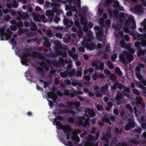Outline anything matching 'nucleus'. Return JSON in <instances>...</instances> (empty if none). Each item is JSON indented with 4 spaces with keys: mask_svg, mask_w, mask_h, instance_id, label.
<instances>
[{
    "mask_svg": "<svg viewBox=\"0 0 146 146\" xmlns=\"http://www.w3.org/2000/svg\"><path fill=\"white\" fill-rule=\"evenodd\" d=\"M119 58L120 61L125 65H126L127 64V60L129 62H131L134 58L132 54L129 53L128 51H126L121 52L119 54Z\"/></svg>",
    "mask_w": 146,
    "mask_h": 146,
    "instance_id": "obj_1",
    "label": "nucleus"
},
{
    "mask_svg": "<svg viewBox=\"0 0 146 146\" xmlns=\"http://www.w3.org/2000/svg\"><path fill=\"white\" fill-rule=\"evenodd\" d=\"M135 27V23L133 20V17H129L125 21V25L123 27V30L124 32L128 33L129 32V29L133 30Z\"/></svg>",
    "mask_w": 146,
    "mask_h": 146,
    "instance_id": "obj_2",
    "label": "nucleus"
},
{
    "mask_svg": "<svg viewBox=\"0 0 146 146\" xmlns=\"http://www.w3.org/2000/svg\"><path fill=\"white\" fill-rule=\"evenodd\" d=\"M56 126L57 128L59 130L62 129L63 131L66 134V138L67 139H70V133L69 132L71 131V129L70 126L69 125H65L64 126L63 124H60L56 125Z\"/></svg>",
    "mask_w": 146,
    "mask_h": 146,
    "instance_id": "obj_3",
    "label": "nucleus"
},
{
    "mask_svg": "<svg viewBox=\"0 0 146 146\" xmlns=\"http://www.w3.org/2000/svg\"><path fill=\"white\" fill-rule=\"evenodd\" d=\"M136 125L134 118L129 117L127 120L126 124L125 125V129L126 131H128L129 129L132 131V128L135 127Z\"/></svg>",
    "mask_w": 146,
    "mask_h": 146,
    "instance_id": "obj_4",
    "label": "nucleus"
},
{
    "mask_svg": "<svg viewBox=\"0 0 146 146\" xmlns=\"http://www.w3.org/2000/svg\"><path fill=\"white\" fill-rule=\"evenodd\" d=\"M77 121L78 123L81 126L85 127L86 125H89V120L84 116L78 117Z\"/></svg>",
    "mask_w": 146,
    "mask_h": 146,
    "instance_id": "obj_5",
    "label": "nucleus"
},
{
    "mask_svg": "<svg viewBox=\"0 0 146 146\" xmlns=\"http://www.w3.org/2000/svg\"><path fill=\"white\" fill-rule=\"evenodd\" d=\"M67 105L66 106L63 104H62L64 107H66L70 109L72 108V106L73 105H75L76 108H78L80 105V102L76 101L75 102L68 101L67 102Z\"/></svg>",
    "mask_w": 146,
    "mask_h": 146,
    "instance_id": "obj_6",
    "label": "nucleus"
},
{
    "mask_svg": "<svg viewBox=\"0 0 146 146\" xmlns=\"http://www.w3.org/2000/svg\"><path fill=\"white\" fill-rule=\"evenodd\" d=\"M86 42L83 40L82 41V46H85L87 49L89 50H94L95 48V45L94 43L92 42L88 44Z\"/></svg>",
    "mask_w": 146,
    "mask_h": 146,
    "instance_id": "obj_7",
    "label": "nucleus"
},
{
    "mask_svg": "<svg viewBox=\"0 0 146 146\" xmlns=\"http://www.w3.org/2000/svg\"><path fill=\"white\" fill-rule=\"evenodd\" d=\"M54 114L55 115L56 117H55L53 119V124L54 125H57L61 123L60 121H62L64 118L62 116L58 115V114L56 112H54Z\"/></svg>",
    "mask_w": 146,
    "mask_h": 146,
    "instance_id": "obj_8",
    "label": "nucleus"
},
{
    "mask_svg": "<svg viewBox=\"0 0 146 146\" xmlns=\"http://www.w3.org/2000/svg\"><path fill=\"white\" fill-rule=\"evenodd\" d=\"M85 114L88 118L92 117L95 116V113L94 111L89 108H86L85 110Z\"/></svg>",
    "mask_w": 146,
    "mask_h": 146,
    "instance_id": "obj_9",
    "label": "nucleus"
},
{
    "mask_svg": "<svg viewBox=\"0 0 146 146\" xmlns=\"http://www.w3.org/2000/svg\"><path fill=\"white\" fill-rule=\"evenodd\" d=\"M94 29L96 31V36L98 37L102 36L104 34V30L103 29L100 28L99 26H97L94 27Z\"/></svg>",
    "mask_w": 146,
    "mask_h": 146,
    "instance_id": "obj_10",
    "label": "nucleus"
},
{
    "mask_svg": "<svg viewBox=\"0 0 146 146\" xmlns=\"http://www.w3.org/2000/svg\"><path fill=\"white\" fill-rule=\"evenodd\" d=\"M132 11L135 14H137L142 12L143 11L142 6L141 5H136L132 9Z\"/></svg>",
    "mask_w": 146,
    "mask_h": 146,
    "instance_id": "obj_11",
    "label": "nucleus"
},
{
    "mask_svg": "<svg viewBox=\"0 0 146 146\" xmlns=\"http://www.w3.org/2000/svg\"><path fill=\"white\" fill-rule=\"evenodd\" d=\"M65 92L67 93L68 95H69L71 97H73L75 96L77 94L80 95L82 94V92H77L75 90H66Z\"/></svg>",
    "mask_w": 146,
    "mask_h": 146,
    "instance_id": "obj_12",
    "label": "nucleus"
},
{
    "mask_svg": "<svg viewBox=\"0 0 146 146\" xmlns=\"http://www.w3.org/2000/svg\"><path fill=\"white\" fill-rule=\"evenodd\" d=\"M64 25L66 27L70 28L73 25V23L69 19L64 18L63 20Z\"/></svg>",
    "mask_w": 146,
    "mask_h": 146,
    "instance_id": "obj_13",
    "label": "nucleus"
},
{
    "mask_svg": "<svg viewBox=\"0 0 146 146\" xmlns=\"http://www.w3.org/2000/svg\"><path fill=\"white\" fill-rule=\"evenodd\" d=\"M45 14L46 16L48 17L49 20L51 21L54 16V14L52 11L47 10L46 11Z\"/></svg>",
    "mask_w": 146,
    "mask_h": 146,
    "instance_id": "obj_14",
    "label": "nucleus"
},
{
    "mask_svg": "<svg viewBox=\"0 0 146 146\" xmlns=\"http://www.w3.org/2000/svg\"><path fill=\"white\" fill-rule=\"evenodd\" d=\"M87 32V34L83 40H84V42H90L91 40L92 33L91 31H88Z\"/></svg>",
    "mask_w": 146,
    "mask_h": 146,
    "instance_id": "obj_15",
    "label": "nucleus"
},
{
    "mask_svg": "<svg viewBox=\"0 0 146 146\" xmlns=\"http://www.w3.org/2000/svg\"><path fill=\"white\" fill-rule=\"evenodd\" d=\"M18 13L21 19L23 20H25L26 18H28L29 17V15L28 14V12L27 11L26 12H23L22 13L19 12V11H18Z\"/></svg>",
    "mask_w": 146,
    "mask_h": 146,
    "instance_id": "obj_16",
    "label": "nucleus"
},
{
    "mask_svg": "<svg viewBox=\"0 0 146 146\" xmlns=\"http://www.w3.org/2000/svg\"><path fill=\"white\" fill-rule=\"evenodd\" d=\"M54 44H55V47L54 48V49L58 50H60L62 49V46L59 43V41H56L55 42Z\"/></svg>",
    "mask_w": 146,
    "mask_h": 146,
    "instance_id": "obj_17",
    "label": "nucleus"
},
{
    "mask_svg": "<svg viewBox=\"0 0 146 146\" xmlns=\"http://www.w3.org/2000/svg\"><path fill=\"white\" fill-rule=\"evenodd\" d=\"M142 130L141 128L138 126H137L132 131L134 133L139 134L140 133Z\"/></svg>",
    "mask_w": 146,
    "mask_h": 146,
    "instance_id": "obj_18",
    "label": "nucleus"
},
{
    "mask_svg": "<svg viewBox=\"0 0 146 146\" xmlns=\"http://www.w3.org/2000/svg\"><path fill=\"white\" fill-rule=\"evenodd\" d=\"M123 20L120 19L117 22L116 25V29H118L119 30L121 28L123 24Z\"/></svg>",
    "mask_w": 146,
    "mask_h": 146,
    "instance_id": "obj_19",
    "label": "nucleus"
},
{
    "mask_svg": "<svg viewBox=\"0 0 146 146\" xmlns=\"http://www.w3.org/2000/svg\"><path fill=\"white\" fill-rule=\"evenodd\" d=\"M52 10L53 12L56 13L58 15H60L62 12V10L58 9L56 7H53Z\"/></svg>",
    "mask_w": 146,
    "mask_h": 146,
    "instance_id": "obj_20",
    "label": "nucleus"
},
{
    "mask_svg": "<svg viewBox=\"0 0 146 146\" xmlns=\"http://www.w3.org/2000/svg\"><path fill=\"white\" fill-rule=\"evenodd\" d=\"M99 63L98 61L94 60L92 63V65L93 67H94L96 68L97 70H99L98 64Z\"/></svg>",
    "mask_w": 146,
    "mask_h": 146,
    "instance_id": "obj_21",
    "label": "nucleus"
},
{
    "mask_svg": "<svg viewBox=\"0 0 146 146\" xmlns=\"http://www.w3.org/2000/svg\"><path fill=\"white\" fill-rule=\"evenodd\" d=\"M103 120L106 123H107L108 124L111 125V123L110 120V118L107 115H104L103 117Z\"/></svg>",
    "mask_w": 146,
    "mask_h": 146,
    "instance_id": "obj_22",
    "label": "nucleus"
},
{
    "mask_svg": "<svg viewBox=\"0 0 146 146\" xmlns=\"http://www.w3.org/2000/svg\"><path fill=\"white\" fill-rule=\"evenodd\" d=\"M108 88V85L106 83L105 86H103L101 87L100 91L102 92H105L107 90Z\"/></svg>",
    "mask_w": 146,
    "mask_h": 146,
    "instance_id": "obj_23",
    "label": "nucleus"
},
{
    "mask_svg": "<svg viewBox=\"0 0 146 146\" xmlns=\"http://www.w3.org/2000/svg\"><path fill=\"white\" fill-rule=\"evenodd\" d=\"M64 59L62 58H59V61L57 63V66H58L61 65H64Z\"/></svg>",
    "mask_w": 146,
    "mask_h": 146,
    "instance_id": "obj_24",
    "label": "nucleus"
},
{
    "mask_svg": "<svg viewBox=\"0 0 146 146\" xmlns=\"http://www.w3.org/2000/svg\"><path fill=\"white\" fill-rule=\"evenodd\" d=\"M137 54L139 56H141V55H145V51L142 50L141 48L139 50H137Z\"/></svg>",
    "mask_w": 146,
    "mask_h": 146,
    "instance_id": "obj_25",
    "label": "nucleus"
},
{
    "mask_svg": "<svg viewBox=\"0 0 146 146\" xmlns=\"http://www.w3.org/2000/svg\"><path fill=\"white\" fill-rule=\"evenodd\" d=\"M115 72L119 76H121L122 75V72L119 67H116L115 68Z\"/></svg>",
    "mask_w": 146,
    "mask_h": 146,
    "instance_id": "obj_26",
    "label": "nucleus"
},
{
    "mask_svg": "<svg viewBox=\"0 0 146 146\" xmlns=\"http://www.w3.org/2000/svg\"><path fill=\"white\" fill-rule=\"evenodd\" d=\"M82 68H80L78 70L77 72H76V76L78 77H81L82 73Z\"/></svg>",
    "mask_w": 146,
    "mask_h": 146,
    "instance_id": "obj_27",
    "label": "nucleus"
},
{
    "mask_svg": "<svg viewBox=\"0 0 146 146\" xmlns=\"http://www.w3.org/2000/svg\"><path fill=\"white\" fill-rule=\"evenodd\" d=\"M68 121L70 123H73L76 122V119L74 117H68L67 118Z\"/></svg>",
    "mask_w": 146,
    "mask_h": 146,
    "instance_id": "obj_28",
    "label": "nucleus"
},
{
    "mask_svg": "<svg viewBox=\"0 0 146 146\" xmlns=\"http://www.w3.org/2000/svg\"><path fill=\"white\" fill-rule=\"evenodd\" d=\"M123 96V94L121 93L118 92L115 97V99H122Z\"/></svg>",
    "mask_w": 146,
    "mask_h": 146,
    "instance_id": "obj_29",
    "label": "nucleus"
},
{
    "mask_svg": "<svg viewBox=\"0 0 146 146\" xmlns=\"http://www.w3.org/2000/svg\"><path fill=\"white\" fill-rule=\"evenodd\" d=\"M44 45L46 47H49L51 44L48 40H45L43 43Z\"/></svg>",
    "mask_w": 146,
    "mask_h": 146,
    "instance_id": "obj_30",
    "label": "nucleus"
},
{
    "mask_svg": "<svg viewBox=\"0 0 146 146\" xmlns=\"http://www.w3.org/2000/svg\"><path fill=\"white\" fill-rule=\"evenodd\" d=\"M118 84V82H116L114 84L111 86V89L112 92L115 91L117 87V85Z\"/></svg>",
    "mask_w": 146,
    "mask_h": 146,
    "instance_id": "obj_31",
    "label": "nucleus"
},
{
    "mask_svg": "<svg viewBox=\"0 0 146 146\" xmlns=\"http://www.w3.org/2000/svg\"><path fill=\"white\" fill-rule=\"evenodd\" d=\"M60 76L62 78H66L68 76V72L67 71L60 72Z\"/></svg>",
    "mask_w": 146,
    "mask_h": 146,
    "instance_id": "obj_32",
    "label": "nucleus"
},
{
    "mask_svg": "<svg viewBox=\"0 0 146 146\" xmlns=\"http://www.w3.org/2000/svg\"><path fill=\"white\" fill-rule=\"evenodd\" d=\"M69 74L73 76H76V71L74 69H72L69 72Z\"/></svg>",
    "mask_w": 146,
    "mask_h": 146,
    "instance_id": "obj_33",
    "label": "nucleus"
},
{
    "mask_svg": "<svg viewBox=\"0 0 146 146\" xmlns=\"http://www.w3.org/2000/svg\"><path fill=\"white\" fill-rule=\"evenodd\" d=\"M136 38L139 40L142 41V42L144 40L143 35L142 34H137L136 36Z\"/></svg>",
    "mask_w": 146,
    "mask_h": 146,
    "instance_id": "obj_34",
    "label": "nucleus"
},
{
    "mask_svg": "<svg viewBox=\"0 0 146 146\" xmlns=\"http://www.w3.org/2000/svg\"><path fill=\"white\" fill-rule=\"evenodd\" d=\"M119 17L122 20L124 21L126 19V18L123 12H121L119 14Z\"/></svg>",
    "mask_w": 146,
    "mask_h": 146,
    "instance_id": "obj_35",
    "label": "nucleus"
},
{
    "mask_svg": "<svg viewBox=\"0 0 146 146\" xmlns=\"http://www.w3.org/2000/svg\"><path fill=\"white\" fill-rule=\"evenodd\" d=\"M21 62L22 64L27 66L28 60L27 58H22L21 59Z\"/></svg>",
    "mask_w": 146,
    "mask_h": 146,
    "instance_id": "obj_36",
    "label": "nucleus"
},
{
    "mask_svg": "<svg viewBox=\"0 0 146 146\" xmlns=\"http://www.w3.org/2000/svg\"><path fill=\"white\" fill-rule=\"evenodd\" d=\"M96 139L95 136L91 135H90L88 136V137H87V139L88 141H94Z\"/></svg>",
    "mask_w": 146,
    "mask_h": 146,
    "instance_id": "obj_37",
    "label": "nucleus"
},
{
    "mask_svg": "<svg viewBox=\"0 0 146 146\" xmlns=\"http://www.w3.org/2000/svg\"><path fill=\"white\" fill-rule=\"evenodd\" d=\"M99 70L100 69L101 71H103L104 68V63L102 62L100 64L99 66Z\"/></svg>",
    "mask_w": 146,
    "mask_h": 146,
    "instance_id": "obj_38",
    "label": "nucleus"
},
{
    "mask_svg": "<svg viewBox=\"0 0 146 146\" xmlns=\"http://www.w3.org/2000/svg\"><path fill=\"white\" fill-rule=\"evenodd\" d=\"M105 50L107 52H108V53H110L111 52V50L110 49V44H106L105 48Z\"/></svg>",
    "mask_w": 146,
    "mask_h": 146,
    "instance_id": "obj_39",
    "label": "nucleus"
},
{
    "mask_svg": "<svg viewBox=\"0 0 146 146\" xmlns=\"http://www.w3.org/2000/svg\"><path fill=\"white\" fill-rule=\"evenodd\" d=\"M141 43L139 42H136L134 44V45L137 48L138 50L141 48Z\"/></svg>",
    "mask_w": 146,
    "mask_h": 146,
    "instance_id": "obj_40",
    "label": "nucleus"
},
{
    "mask_svg": "<svg viewBox=\"0 0 146 146\" xmlns=\"http://www.w3.org/2000/svg\"><path fill=\"white\" fill-rule=\"evenodd\" d=\"M7 33L5 32V31H3V32H2L1 33L0 35L1 36V35L2 36H5V39L6 40H7L8 39V38L7 36H8L10 37V35L8 34H7Z\"/></svg>",
    "mask_w": 146,
    "mask_h": 146,
    "instance_id": "obj_41",
    "label": "nucleus"
},
{
    "mask_svg": "<svg viewBox=\"0 0 146 146\" xmlns=\"http://www.w3.org/2000/svg\"><path fill=\"white\" fill-rule=\"evenodd\" d=\"M66 109L62 110L59 109L58 110V113H57L58 114H62L64 113H66Z\"/></svg>",
    "mask_w": 146,
    "mask_h": 146,
    "instance_id": "obj_42",
    "label": "nucleus"
},
{
    "mask_svg": "<svg viewBox=\"0 0 146 146\" xmlns=\"http://www.w3.org/2000/svg\"><path fill=\"white\" fill-rule=\"evenodd\" d=\"M135 74L137 77V78L139 79H140L143 78V76L141 75L140 72H136Z\"/></svg>",
    "mask_w": 146,
    "mask_h": 146,
    "instance_id": "obj_43",
    "label": "nucleus"
},
{
    "mask_svg": "<svg viewBox=\"0 0 146 146\" xmlns=\"http://www.w3.org/2000/svg\"><path fill=\"white\" fill-rule=\"evenodd\" d=\"M16 25L18 28L22 27L23 26V24L22 22L21 21H19L16 23Z\"/></svg>",
    "mask_w": 146,
    "mask_h": 146,
    "instance_id": "obj_44",
    "label": "nucleus"
},
{
    "mask_svg": "<svg viewBox=\"0 0 146 146\" xmlns=\"http://www.w3.org/2000/svg\"><path fill=\"white\" fill-rule=\"evenodd\" d=\"M60 6V4H59V2H55L53 3L52 5V6L53 7H56L57 8L58 7Z\"/></svg>",
    "mask_w": 146,
    "mask_h": 146,
    "instance_id": "obj_45",
    "label": "nucleus"
},
{
    "mask_svg": "<svg viewBox=\"0 0 146 146\" xmlns=\"http://www.w3.org/2000/svg\"><path fill=\"white\" fill-rule=\"evenodd\" d=\"M74 25L76 26L78 28H79L80 27V22L76 20L74 21Z\"/></svg>",
    "mask_w": 146,
    "mask_h": 146,
    "instance_id": "obj_46",
    "label": "nucleus"
},
{
    "mask_svg": "<svg viewBox=\"0 0 146 146\" xmlns=\"http://www.w3.org/2000/svg\"><path fill=\"white\" fill-rule=\"evenodd\" d=\"M54 95H55L52 92H49L48 94H47V96H48V97L52 99L53 98Z\"/></svg>",
    "mask_w": 146,
    "mask_h": 146,
    "instance_id": "obj_47",
    "label": "nucleus"
},
{
    "mask_svg": "<svg viewBox=\"0 0 146 146\" xmlns=\"http://www.w3.org/2000/svg\"><path fill=\"white\" fill-rule=\"evenodd\" d=\"M133 92L134 94L136 95H140L139 92L137 89H133Z\"/></svg>",
    "mask_w": 146,
    "mask_h": 146,
    "instance_id": "obj_48",
    "label": "nucleus"
},
{
    "mask_svg": "<svg viewBox=\"0 0 146 146\" xmlns=\"http://www.w3.org/2000/svg\"><path fill=\"white\" fill-rule=\"evenodd\" d=\"M72 139L73 140L76 141V142H78L80 141V139L78 135H76L75 137L72 138Z\"/></svg>",
    "mask_w": 146,
    "mask_h": 146,
    "instance_id": "obj_49",
    "label": "nucleus"
},
{
    "mask_svg": "<svg viewBox=\"0 0 146 146\" xmlns=\"http://www.w3.org/2000/svg\"><path fill=\"white\" fill-rule=\"evenodd\" d=\"M92 78L93 80H96L98 78V73H96L94 74H93Z\"/></svg>",
    "mask_w": 146,
    "mask_h": 146,
    "instance_id": "obj_50",
    "label": "nucleus"
},
{
    "mask_svg": "<svg viewBox=\"0 0 146 146\" xmlns=\"http://www.w3.org/2000/svg\"><path fill=\"white\" fill-rule=\"evenodd\" d=\"M30 56V55L29 53L24 54L22 56V58H27Z\"/></svg>",
    "mask_w": 146,
    "mask_h": 146,
    "instance_id": "obj_51",
    "label": "nucleus"
},
{
    "mask_svg": "<svg viewBox=\"0 0 146 146\" xmlns=\"http://www.w3.org/2000/svg\"><path fill=\"white\" fill-rule=\"evenodd\" d=\"M70 113L72 114H74L76 113V112L72 110H67L66 109V113Z\"/></svg>",
    "mask_w": 146,
    "mask_h": 146,
    "instance_id": "obj_52",
    "label": "nucleus"
},
{
    "mask_svg": "<svg viewBox=\"0 0 146 146\" xmlns=\"http://www.w3.org/2000/svg\"><path fill=\"white\" fill-rule=\"evenodd\" d=\"M81 10L84 12H86L88 10V8L87 6H83L81 8Z\"/></svg>",
    "mask_w": 146,
    "mask_h": 146,
    "instance_id": "obj_53",
    "label": "nucleus"
},
{
    "mask_svg": "<svg viewBox=\"0 0 146 146\" xmlns=\"http://www.w3.org/2000/svg\"><path fill=\"white\" fill-rule=\"evenodd\" d=\"M103 141L105 142L106 143H109V140L108 138L106 136H104L102 138Z\"/></svg>",
    "mask_w": 146,
    "mask_h": 146,
    "instance_id": "obj_54",
    "label": "nucleus"
},
{
    "mask_svg": "<svg viewBox=\"0 0 146 146\" xmlns=\"http://www.w3.org/2000/svg\"><path fill=\"white\" fill-rule=\"evenodd\" d=\"M104 72V73L106 75H110L111 74L110 71L107 69H105Z\"/></svg>",
    "mask_w": 146,
    "mask_h": 146,
    "instance_id": "obj_55",
    "label": "nucleus"
},
{
    "mask_svg": "<svg viewBox=\"0 0 146 146\" xmlns=\"http://www.w3.org/2000/svg\"><path fill=\"white\" fill-rule=\"evenodd\" d=\"M123 38L126 41H128L129 40V35H125L123 37Z\"/></svg>",
    "mask_w": 146,
    "mask_h": 146,
    "instance_id": "obj_56",
    "label": "nucleus"
},
{
    "mask_svg": "<svg viewBox=\"0 0 146 146\" xmlns=\"http://www.w3.org/2000/svg\"><path fill=\"white\" fill-rule=\"evenodd\" d=\"M115 131L116 133H118L119 134H122V131L121 129H119L118 128H116L115 130Z\"/></svg>",
    "mask_w": 146,
    "mask_h": 146,
    "instance_id": "obj_57",
    "label": "nucleus"
},
{
    "mask_svg": "<svg viewBox=\"0 0 146 146\" xmlns=\"http://www.w3.org/2000/svg\"><path fill=\"white\" fill-rule=\"evenodd\" d=\"M115 5H113V7L115 8L119 7V3L117 1H115L114 2Z\"/></svg>",
    "mask_w": 146,
    "mask_h": 146,
    "instance_id": "obj_58",
    "label": "nucleus"
},
{
    "mask_svg": "<svg viewBox=\"0 0 146 146\" xmlns=\"http://www.w3.org/2000/svg\"><path fill=\"white\" fill-rule=\"evenodd\" d=\"M88 28L86 25H84L83 27V31L84 32L86 33L88 31Z\"/></svg>",
    "mask_w": 146,
    "mask_h": 146,
    "instance_id": "obj_59",
    "label": "nucleus"
},
{
    "mask_svg": "<svg viewBox=\"0 0 146 146\" xmlns=\"http://www.w3.org/2000/svg\"><path fill=\"white\" fill-rule=\"evenodd\" d=\"M139 87L141 88L142 90L145 89L146 87L142 84L141 82L139 83Z\"/></svg>",
    "mask_w": 146,
    "mask_h": 146,
    "instance_id": "obj_60",
    "label": "nucleus"
},
{
    "mask_svg": "<svg viewBox=\"0 0 146 146\" xmlns=\"http://www.w3.org/2000/svg\"><path fill=\"white\" fill-rule=\"evenodd\" d=\"M117 57V56L115 53L114 54L111 56L112 60L113 61H114L115 59H116Z\"/></svg>",
    "mask_w": 146,
    "mask_h": 146,
    "instance_id": "obj_61",
    "label": "nucleus"
},
{
    "mask_svg": "<svg viewBox=\"0 0 146 146\" xmlns=\"http://www.w3.org/2000/svg\"><path fill=\"white\" fill-rule=\"evenodd\" d=\"M11 4L13 7H17L18 3L15 1H14Z\"/></svg>",
    "mask_w": 146,
    "mask_h": 146,
    "instance_id": "obj_62",
    "label": "nucleus"
},
{
    "mask_svg": "<svg viewBox=\"0 0 146 146\" xmlns=\"http://www.w3.org/2000/svg\"><path fill=\"white\" fill-rule=\"evenodd\" d=\"M97 92L95 94V95H96V97L97 98L101 97H102V95L100 92L99 91L98 92L97 91Z\"/></svg>",
    "mask_w": 146,
    "mask_h": 146,
    "instance_id": "obj_63",
    "label": "nucleus"
},
{
    "mask_svg": "<svg viewBox=\"0 0 146 146\" xmlns=\"http://www.w3.org/2000/svg\"><path fill=\"white\" fill-rule=\"evenodd\" d=\"M89 145L90 146H98V142H96L94 143L93 142H92L91 144L90 143Z\"/></svg>",
    "mask_w": 146,
    "mask_h": 146,
    "instance_id": "obj_64",
    "label": "nucleus"
}]
</instances>
